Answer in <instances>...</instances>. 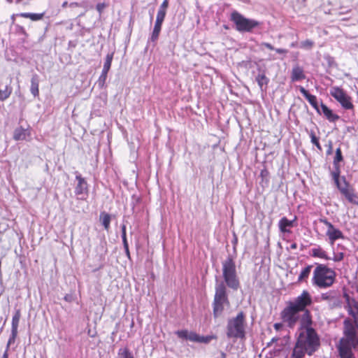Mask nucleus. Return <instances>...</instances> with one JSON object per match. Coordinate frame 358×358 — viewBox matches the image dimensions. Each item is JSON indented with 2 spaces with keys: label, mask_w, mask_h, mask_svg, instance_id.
<instances>
[{
  "label": "nucleus",
  "mask_w": 358,
  "mask_h": 358,
  "mask_svg": "<svg viewBox=\"0 0 358 358\" xmlns=\"http://www.w3.org/2000/svg\"><path fill=\"white\" fill-rule=\"evenodd\" d=\"M21 317V313L20 309H16L15 310L14 315L12 318V326L11 330L17 331L19 322Z\"/></svg>",
  "instance_id": "cd10ccee"
},
{
  "label": "nucleus",
  "mask_w": 358,
  "mask_h": 358,
  "mask_svg": "<svg viewBox=\"0 0 358 358\" xmlns=\"http://www.w3.org/2000/svg\"><path fill=\"white\" fill-rule=\"evenodd\" d=\"M314 45V42L310 39L301 41L299 47L306 50H310Z\"/></svg>",
  "instance_id": "c9c22d12"
},
{
  "label": "nucleus",
  "mask_w": 358,
  "mask_h": 358,
  "mask_svg": "<svg viewBox=\"0 0 358 358\" xmlns=\"http://www.w3.org/2000/svg\"><path fill=\"white\" fill-rule=\"evenodd\" d=\"M357 95H358V91H357Z\"/></svg>",
  "instance_id": "774afa93"
},
{
  "label": "nucleus",
  "mask_w": 358,
  "mask_h": 358,
  "mask_svg": "<svg viewBox=\"0 0 358 358\" xmlns=\"http://www.w3.org/2000/svg\"><path fill=\"white\" fill-rule=\"evenodd\" d=\"M22 1V0H15V1H16V3H20Z\"/></svg>",
  "instance_id": "0e129e2a"
},
{
  "label": "nucleus",
  "mask_w": 358,
  "mask_h": 358,
  "mask_svg": "<svg viewBox=\"0 0 358 358\" xmlns=\"http://www.w3.org/2000/svg\"><path fill=\"white\" fill-rule=\"evenodd\" d=\"M278 341V338H273L271 341V342H269L268 344H267V346L269 347L271 345V344L273 342H275V341Z\"/></svg>",
  "instance_id": "5fc2aeb1"
},
{
  "label": "nucleus",
  "mask_w": 358,
  "mask_h": 358,
  "mask_svg": "<svg viewBox=\"0 0 358 358\" xmlns=\"http://www.w3.org/2000/svg\"><path fill=\"white\" fill-rule=\"evenodd\" d=\"M17 336V331L11 330V334H10L8 341L7 343L6 349V350H7L8 352L10 345L15 342Z\"/></svg>",
  "instance_id": "58836bf2"
},
{
  "label": "nucleus",
  "mask_w": 358,
  "mask_h": 358,
  "mask_svg": "<svg viewBox=\"0 0 358 358\" xmlns=\"http://www.w3.org/2000/svg\"><path fill=\"white\" fill-rule=\"evenodd\" d=\"M300 92L303 95V96L308 100L310 104L316 110V111L321 114L320 107H319L317 101V97L315 95L310 94L308 90H306L303 87H299Z\"/></svg>",
  "instance_id": "9d476101"
},
{
  "label": "nucleus",
  "mask_w": 358,
  "mask_h": 358,
  "mask_svg": "<svg viewBox=\"0 0 358 358\" xmlns=\"http://www.w3.org/2000/svg\"><path fill=\"white\" fill-rule=\"evenodd\" d=\"M326 235L329 237L331 245H334L336 240L344 238L342 231L335 227L330 231H327Z\"/></svg>",
  "instance_id": "aec40b11"
},
{
  "label": "nucleus",
  "mask_w": 358,
  "mask_h": 358,
  "mask_svg": "<svg viewBox=\"0 0 358 358\" xmlns=\"http://www.w3.org/2000/svg\"><path fill=\"white\" fill-rule=\"evenodd\" d=\"M100 221L106 230H108L110 228V224L111 221V216L110 214L106 212H101L100 213Z\"/></svg>",
  "instance_id": "a878e982"
},
{
  "label": "nucleus",
  "mask_w": 358,
  "mask_h": 358,
  "mask_svg": "<svg viewBox=\"0 0 358 358\" xmlns=\"http://www.w3.org/2000/svg\"><path fill=\"white\" fill-rule=\"evenodd\" d=\"M311 255L314 257H320L324 259H330L327 256V252L322 250L320 246L314 248L311 250Z\"/></svg>",
  "instance_id": "393cba45"
},
{
  "label": "nucleus",
  "mask_w": 358,
  "mask_h": 358,
  "mask_svg": "<svg viewBox=\"0 0 358 358\" xmlns=\"http://www.w3.org/2000/svg\"><path fill=\"white\" fill-rule=\"evenodd\" d=\"M273 327L275 330L279 331L282 327V324L275 323L274 324Z\"/></svg>",
  "instance_id": "09e8293b"
},
{
  "label": "nucleus",
  "mask_w": 358,
  "mask_h": 358,
  "mask_svg": "<svg viewBox=\"0 0 358 358\" xmlns=\"http://www.w3.org/2000/svg\"><path fill=\"white\" fill-rule=\"evenodd\" d=\"M343 257H344L343 252H338V253L334 254L333 260L334 262H340V261L343 260Z\"/></svg>",
  "instance_id": "79ce46f5"
},
{
  "label": "nucleus",
  "mask_w": 358,
  "mask_h": 358,
  "mask_svg": "<svg viewBox=\"0 0 358 358\" xmlns=\"http://www.w3.org/2000/svg\"><path fill=\"white\" fill-rule=\"evenodd\" d=\"M312 324L313 320L306 313L302 319L301 327L298 329V336L289 358H303L306 354L311 356L318 350L320 340Z\"/></svg>",
  "instance_id": "f257e3e1"
},
{
  "label": "nucleus",
  "mask_w": 358,
  "mask_h": 358,
  "mask_svg": "<svg viewBox=\"0 0 358 358\" xmlns=\"http://www.w3.org/2000/svg\"><path fill=\"white\" fill-rule=\"evenodd\" d=\"M113 58V52L107 54L102 71H106V72L109 71L110 66H111Z\"/></svg>",
  "instance_id": "473e14b6"
},
{
  "label": "nucleus",
  "mask_w": 358,
  "mask_h": 358,
  "mask_svg": "<svg viewBox=\"0 0 358 358\" xmlns=\"http://www.w3.org/2000/svg\"><path fill=\"white\" fill-rule=\"evenodd\" d=\"M306 78L304 71L302 67L296 65L293 67L291 73V79L292 82L299 81Z\"/></svg>",
  "instance_id": "dca6fc26"
},
{
  "label": "nucleus",
  "mask_w": 358,
  "mask_h": 358,
  "mask_svg": "<svg viewBox=\"0 0 358 358\" xmlns=\"http://www.w3.org/2000/svg\"><path fill=\"white\" fill-rule=\"evenodd\" d=\"M67 6H68V2H67V1H64V2L62 3V8H66Z\"/></svg>",
  "instance_id": "13d9d810"
},
{
  "label": "nucleus",
  "mask_w": 358,
  "mask_h": 358,
  "mask_svg": "<svg viewBox=\"0 0 358 358\" xmlns=\"http://www.w3.org/2000/svg\"><path fill=\"white\" fill-rule=\"evenodd\" d=\"M168 6L169 0H164L159 6V8L157 11V17L164 19L166 14V10Z\"/></svg>",
  "instance_id": "2f4dec72"
},
{
  "label": "nucleus",
  "mask_w": 358,
  "mask_h": 358,
  "mask_svg": "<svg viewBox=\"0 0 358 358\" xmlns=\"http://www.w3.org/2000/svg\"><path fill=\"white\" fill-rule=\"evenodd\" d=\"M320 108V111L322 110V113L324 115V116L329 121L336 122L339 119V116L336 114H334L333 111L323 103H321Z\"/></svg>",
  "instance_id": "a211bd4d"
},
{
  "label": "nucleus",
  "mask_w": 358,
  "mask_h": 358,
  "mask_svg": "<svg viewBox=\"0 0 358 358\" xmlns=\"http://www.w3.org/2000/svg\"><path fill=\"white\" fill-rule=\"evenodd\" d=\"M291 248H292V249H295V248H296V243L292 244V245H291Z\"/></svg>",
  "instance_id": "680f3d73"
},
{
  "label": "nucleus",
  "mask_w": 358,
  "mask_h": 358,
  "mask_svg": "<svg viewBox=\"0 0 358 358\" xmlns=\"http://www.w3.org/2000/svg\"><path fill=\"white\" fill-rule=\"evenodd\" d=\"M121 231H122V237H127L126 226H125V224H122L121 226Z\"/></svg>",
  "instance_id": "de8ad7c7"
},
{
  "label": "nucleus",
  "mask_w": 358,
  "mask_h": 358,
  "mask_svg": "<svg viewBox=\"0 0 358 358\" xmlns=\"http://www.w3.org/2000/svg\"><path fill=\"white\" fill-rule=\"evenodd\" d=\"M330 94L340 103L344 109L352 110L354 108V105L351 101V97L349 96L343 89L338 87H332L330 90Z\"/></svg>",
  "instance_id": "0eeeda50"
},
{
  "label": "nucleus",
  "mask_w": 358,
  "mask_h": 358,
  "mask_svg": "<svg viewBox=\"0 0 358 358\" xmlns=\"http://www.w3.org/2000/svg\"><path fill=\"white\" fill-rule=\"evenodd\" d=\"M320 222L324 224L328 227L327 231H330L334 228V226L330 222H329L327 219H320Z\"/></svg>",
  "instance_id": "a19ab883"
},
{
  "label": "nucleus",
  "mask_w": 358,
  "mask_h": 358,
  "mask_svg": "<svg viewBox=\"0 0 358 358\" xmlns=\"http://www.w3.org/2000/svg\"><path fill=\"white\" fill-rule=\"evenodd\" d=\"M221 358H226V354L224 352L221 353Z\"/></svg>",
  "instance_id": "052dcab7"
},
{
  "label": "nucleus",
  "mask_w": 358,
  "mask_h": 358,
  "mask_svg": "<svg viewBox=\"0 0 358 358\" xmlns=\"http://www.w3.org/2000/svg\"><path fill=\"white\" fill-rule=\"evenodd\" d=\"M338 345L355 350L358 348V338L344 336L340 340Z\"/></svg>",
  "instance_id": "ddd939ff"
},
{
  "label": "nucleus",
  "mask_w": 358,
  "mask_h": 358,
  "mask_svg": "<svg viewBox=\"0 0 358 358\" xmlns=\"http://www.w3.org/2000/svg\"><path fill=\"white\" fill-rule=\"evenodd\" d=\"M247 326L246 317L243 312H240L234 317L228 320L226 335L228 338L243 339L245 337Z\"/></svg>",
  "instance_id": "39448f33"
},
{
  "label": "nucleus",
  "mask_w": 358,
  "mask_h": 358,
  "mask_svg": "<svg viewBox=\"0 0 358 358\" xmlns=\"http://www.w3.org/2000/svg\"><path fill=\"white\" fill-rule=\"evenodd\" d=\"M124 250H125V253H126V255L127 257L130 259L131 258V256H130V252H129V247L127 248H124Z\"/></svg>",
  "instance_id": "603ef678"
},
{
  "label": "nucleus",
  "mask_w": 358,
  "mask_h": 358,
  "mask_svg": "<svg viewBox=\"0 0 358 358\" xmlns=\"http://www.w3.org/2000/svg\"><path fill=\"white\" fill-rule=\"evenodd\" d=\"M256 81L257 82L259 86L261 89H262L264 85H267L268 83V79L264 74H259L256 78Z\"/></svg>",
  "instance_id": "f704fd0d"
},
{
  "label": "nucleus",
  "mask_w": 358,
  "mask_h": 358,
  "mask_svg": "<svg viewBox=\"0 0 358 358\" xmlns=\"http://www.w3.org/2000/svg\"><path fill=\"white\" fill-rule=\"evenodd\" d=\"M176 334L180 338L197 343L198 334L195 332L188 331L187 330H179L176 332Z\"/></svg>",
  "instance_id": "2eb2a0df"
},
{
  "label": "nucleus",
  "mask_w": 358,
  "mask_h": 358,
  "mask_svg": "<svg viewBox=\"0 0 358 358\" xmlns=\"http://www.w3.org/2000/svg\"><path fill=\"white\" fill-rule=\"evenodd\" d=\"M341 171L340 169H338L337 171H334L331 173L332 178L340 191V192L343 194V189H345L346 191H348L351 188H352L350 183L346 180V178L345 176L340 177Z\"/></svg>",
  "instance_id": "1a4fd4ad"
},
{
  "label": "nucleus",
  "mask_w": 358,
  "mask_h": 358,
  "mask_svg": "<svg viewBox=\"0 0 358 358\" xmlns=\"http://www.w3.org/2000/svg\"><path fill=\"white\" fill-rule=\"evenodd\" d=\"M336 272L324 264H317L312 278L313 285L320 288H329L336 281Z\"/></svg>",
  "instance_id": "20e7f679"
},
{
  "label": "nucleus",
  "mask_w": 358,
  "mask_h": 358,
  "mask_svg": "<svg viewBox=\"0 0 358 358\" xmlns=\"http://www.w3.org/2000/svg\"><path fill=\"white\" fill-rule=\"evenodd\" d=\"M343 160V157L341 152V149L340 148H338L336 150V155L334 159V166L335 170L337 171L338 169H340L339 165L338 164L339 162H342Z\"/></svg>",
  "instance_id": "7c9ffc66"
},
{
  "label": "nucleus",
  "mask_w": 358,
  "mask_h": 358,
  "mask_svg": "<svg viewBox=\"0 0 358 358\" xmlns=\"http://www.w3.org/2000/svg\"><path fill=\"white\" fill-rule=\"evenodd\" d=\"M261 46H264L271 50H274V49H275L274 47L271 44L266 43V42L262 43Z\"/></svg>",
  "instance_id": "a18cd8bd"
},
{
  "label": "nucleus",
  "mask_w": 358,
  "mask_h": 358,
  "mask_svg": "<svg viewBox=\"0 0 358 358\" xmlns=\"http://www.w3.org/2000/svg\"><path fill=\"white\" fill-rule=\"evenodd\" d=\"M108 73V72L102 71L101 74L99 76V80L97 81V83H98V85L99 86V87H101V88L103 87V86L106 83Z\"/></svg>",
  "instance_id": "e433bc0d"
},
{
  "label": "nucleus",
  "mask_w": 358,
  "mask_h": 358,
  "mask_svg": "<svg viewBox=\"0 0 358 358\" xmlns=\"http://www.w3.org/2000/svg\"><path fill=\"white\" fill-rule=\"evenodd\" d=\"M39 85V79L38 76L37 74H34L32 76L31 79V93L34 95V97L37 96L39 94L38 90Z\"/></svg>",
  "instance_id": "4be33fe9"
},
{
  "label": "nucleus",
  "mask_w": 358,
  "mask_h": 358,
  "mask_svg": "<svg viewBox=\"0 0 358 358\" xmlns=\"http://www.w3.org/2000/svg\"><path fill=\"white\" fill-rule=\"evenodd\" d=\"M12 19H13V20H14V19H15L14 15L12 16Z\"/></svg>",
  "instance_id": "338daca9"
},
{
  "label": "nucleus",
  "mask_w": 358,
  "mask_h": 358,
  "mask_svg": "<svg viewBox=\"0 0 358 358\" xmlns=\"http://www.w3.org/2000/svg\"><path fill=\"white\" fill-rule=\"evenodd\" d=\"M222 277L224 282H220L216 283L214 299L227 301L229 299L226 285L234 290H237L240 287V282L237 275L236 264L231 255H229L227 259L222 262Z\"/></svg>",
  "instance_id": "7ed1b4c3"
},
{
  "label": "nucleus",
  "mask_w": 358,
  "mask_h": 358,
  "mask_svg": "<svg viewBox=\"0 0 358 358\" xmlns=\"http://www.w3.org/2000/svg\"><path fill=\"white\" fill-rule=\"evenodd\" d=\"M124 248L129 247L127 237H122Z\"/></svg>",
  "instance_id": "3c124183"
},
{
  "label": "nucleus",
  "mask_w": 358,
  "mask_h": 358,
  "mask_svg": "<svg viewBox=\"0 0 358 358\" xmlns=\"http://www.w3.org/2000/svg\"><path fill=\"white\" fill-rule=\"evenodd\" d=\"M30 131L28 129L19 127L14 130L13 139L15 141H24L27 140V137L30 136Z\"/></svg>",
  "instance_id": "f3484780"
},
{
  "label": "nucleus",
  "mask_w": 358,
  "mask_h": 358,
  "mask_svg": "<svg viewBox=\"0 0 358 358\" xmlns=\"http://www.w3.org/2000/svg\"><path fill=\"white\" fill-rule=\"evenodd\" d=\"M106 6L105 3H99L96 5V8L97 11L101 14L103 12V9L106 8Z\"/></svg>",
  "instance_id": "37998d69"
},
{
  "label": "nucleus",
  "mask_w": 358,
  "mask_h": 358,
  "mask_svg": "<svg viewBox=\"0 0 358 358\" xmlns=\"http://www.w3.org/2000/svg\"><path fill=\"white\" fill-rule=\"evenodd\" d=\"M310 137L311 138V143L313 144H314L320 150H322V147L319 143V140L316 137V136L313 131L310 132Z\"/></svg>",
  "instance_id": "ea45409f"
},
{
  "label": "nucleus",
  "mask_w": 358,
  "mask_h": 358,
  "mask_svg": "<svg viewBox=\"0 0 358 358\" xmlns=\"http://www.w3.org/2000/svg\"><path fill=\"white\" fill-rule=\"evenodd\" d=\"M338 350L341 358H355L352 349L338 345Z\"/></svg>",
  "instance_id": "5701e85b"
},
{
  "label": "nucleus",
  "mask_w": 358,
  "mask_h": 358,
  "mask_svg": "<svg viewBox=\"0 0 358 358\" xmlns=\"http://www.w3.org/2000/svg\"><path fill=\"white\" fill-rule=\"evenodd\" d=\"M231 20L235 24L236 30L240 32H251L259 25L258 21L246 18L237 11L231 13Z\"/></svg>",
  "instance_id": "423d86ee"
},
{
  "label": "nucleus",
  "mask_w": 358,
  "mask_h": 358,
  "mask_svg": "<svg viewBox=\"0 0 358 358\" xmlns=\"http://www.w3.org/2000/svg\"><path fill=\"white\" fill-rule=\"evenodd\" d=\"M331 149H332V147H331V143H330V145H329V148L327 151V153L329 154L331 152Z\"/></svg>",
  "instance_id": "bf43d9fd"
},
{
  "label": "nucleus",
  "mask_w": 358,
  "mask_h": 358,
  "mask_svg": "<svg viewBox=\"0 0 358 358\" xmlns=\"http://www.w3.org/2000/svg\"><path fill=\"white\" fill-rule=\"evenodd\" d=\"M213 338H215V336H200L198 334V339L197 343H210Z\"/></svg>",
  "instance_id": "4c0bfd02"
},
{
  "label": "nucleus",
  "mask_w": 358,
  "mask_h": 358,
  "mask_svg": "<svg viewBox=\"0 0 358 358\" xmlns=\"http://www.w3.org/2000/svg\"><path fill=\"white\" fill-rule=\"evenodd\" d=\"M19 15L24 18H29L32 21H38L43 19L44 13H21Z\"/></svg>",
  "instance_id": "c85d7f7f"
},
{
  "label": "nucleus",
  "mask_w": 358,
  "mask_h": 358,
  "mask_svg": "<svg viewBox=\"0 0 358 358\" xmlns=\"http://www.w3.org/2000/svg\"><path fill=\"white\" fill-rule=\"evenodd\" d=\"M339 293L336 290H329L321 294V300L331 301L338 298Z\"/></svg>",
  "instance_id": "b1692460"
},
{
  "label": "nucleus",
  "mask_w": 358,
  "mask_h": 358,
  "mask_svg": "<svg viewBox=\"0 0 358 358\" xmlns=\"http://www.w3.org/2000/svg\"><path fill=\"white\" fill-rule=\"evenodd\" d=\"M274 50L279 54L286 55L288 52L287 50L283 48H275Z\"/></svg>",
  "instance_id": "49530a36"
},
{
  "label": "nucleus",
  "mask_w": 358,
  "mask_h": 358,
  "mask_svg": "<svg viewBox=\"0 0 358 358\" xmlns=\"http://www.w3.org/2000/svg\"><path fill=\"white\" fill-rule=\"evenodd\" d=\"M229 300L221 301L220 299H214L213 303V316L217 318L220 317L224 310V306L229 305Z\"/></svg>",
  "instance_id": "9b49d317"
},
{
  "label": "nucleus",
  "mask_w": 358,
  "mask_h": 358,
  "mask_svg": "<svg viewBox=\"0 0 358 358\" xmlns=\"http://www.w3.org/2000/svg\"><path fill=\"white\" fill-rule=\"evenodd\" d=\"M116 358H134L128 347L121 348L117 351Z\"/></svg>",
  "instance_id": "bb28decb"
},
{
  "label": "nucleus",
  "mask_w": 358,
  "mask_h": 358,
  "mask_svg": "<svg viewBox=\"0 0 358 358\" xmlns=\"http://www.w3.org/2000/svg\"><path fill=\"white\" fill-rule=\"evenodd\" d=\"M295 220L296 217L294 220H289L286 217L281 218L278 222L280 231L282 233H290L291 231L289 229L294 227Z\"/></svg>",
  "instance_id": "4468645a"
},
{
  "label": "nucleus",
  "mask_w": 358,
  "mask_h": 358,
  "mask_svg": "<svg viewBox=\"0 0 358 358\" xmlns=\"http://www.w3.org/2000/svg\"><path fill=\"white\" fill-rule=\"evenodd\" d=\"M312 303L310 293L303 290L299 296L286 303V306L280 313L282 322L290 329H293L299 322V327H301L302 319L306 313L312 319L310 311L307 309Z\"/></svg>",
  "instance_id": "f03ea898"
},
{
  "label": "nucleus",
  "mask_w": 358,
  "mask_h": 358,
  "mask_svg": "<svg viewBox=\"0 0 358 358\" xmlns=\"http://www.w3.org/2000/svg\"><path fill=\"white\" fill-rule=\"evenodd\" d=\"M76 180L78 183L75 187V194L79 199H85V196L88 195L89 189L87 181L82 177L81 174L76 171Z\"/></svg>",
  "instance_id": "6e6552de"
},
{
  "label": "nucleus",
  "mask_w": 358,
  "mask_h": 358,
  "mask_svg": "<svg viewBox=\"0 0 358 358\" xmlns=\"http://www.w3.org/2000/svg\"><path fill=\"white\" fill-rule=\"evenodd\" d=\"M64 299L66 301L71 303L73 301L74 299H73V296L72 294H67L64 296Z\"/></svg>",
  "instance_id": "c03bdc74"
},
{
  "label": "nucleus",
  "mask_w": 358,
  "mask_h": 358,
  "mask_svg": "<svg viewBox=\"0 0 358 358\" xmlns=\"http://www.w3.org/2000/svg\"><path fill=\"white\" fill-rule=\"evenodd\" d=\"M344 336L349 337H357V331L353 324L348 320L344 321Z\"/></svg>",
  "instance_id": "6ab92c4d"
},
{
  "label": "nucleus",
  "mask_w": 358,
  "mask_h": 358,
  "mask_svg": "<svg viewBox=\"0 0 358 358\" xmlns=\"http://www.w3.org/2000/svg\"><path fill=\"white\" fill-rule=\"evenodd\" d=\"M12 92V88L8 86H5L3 90L0 89V100L4 101L9 97Z\"/></svg>",
  "instance_id": "72a5a7b5"
},
{
  "label": "nucleus",
  "mask_w": 358,
  "mask_h": 358,
  "mask_svg": "<svg viewBox=\"0 0 358 358\" xmlns=\"http://www.w3.org/2000/svg\"><path fill=\"white\" fill-rule=\"evenodd\" d=\"M1 358H8V353L7 350H5L4 353L3 354Z\"/></svg>",
  "instance_id": "6e6d98bb"
},
{
  "label": "nucleus",
  "mask_w": 358,
  "mask_h": 358,
  "mask_svg": "<svg viewBox=\"0 0 358 358\" xmlns=\"http://www.w3.org/2000/svg\"><path fill=\"white\" fill-rule=\"evenodd\" d=\"M87 334H88V335H89L90 337H92V338H93V337H94V336H95V334H93V333L92 332V330H91V329H89V330H88Z\"/></svg>",
  "instance_id": "4d7b16f0"
},
{
  "label": "nucleus",
  "mask_w": 358,
  "mask_h": 358,
  "mask_svg": "<svg viewBox=\"0 0 358 358\" xmlns=\"http://www.w3.org/2000/svg\"><path fill=\"white\" fill-rule=\"evenodd\" d=\"M69 6L72 7V8H73V7H80V6H82V5H81V3H78V2H72V3H71L69 4Z\"/></svg>",
  "instance_id": "8fccbe9b"
},
{
  "label": "nucleus",
  "mask_w": 358,
  "mask_h": 358,
  "mask_svg": "<svg viewBox=\"0 0 358 358\" xmlns=\"http://www.w3.org/2000/svg\"><path fill=\"white\" fill-rule=\"evenodd\" d=\"M343 195L350 203L355 205H358V196L355 193L353 188H351L348 191L343 189Z\"/></svg>",
  "instance_id": "412c9836"
},
{
  "label": "nucleus",
  "mask_w": 358,
  "mask_h": 358,
  "mask_svg": "<svg viewBox=\"0 0 358 358\" xmlns=\"http://www.w3.org/2000/svg\"><path fill=\"white\" fill-rule=\"evenodd\" d=\"M9 3H12L13 0H7Z\"/></svg>",
  "instance_id": "69168bd1"
},
{
  "label": "nucleus",
  "mask_w": 358,
  "mask_h": 358,
  "mask_svg": "<svg viewBox=\"0 0 358 358\" xmlns=\"http://www.w3.org/2000/svg\"><path fill=\"white\" fill-rule=\"evenodd\" d=\"M164 20V19H163V18H160L159 17H156V21H155V24L154 26V29H153V31H152L151 36L149 38L150 41L155 43L158 40Z\"/></svg>",
  "instance_id": "f8f14e48"
},
{
  "label": "nucleus",
  "mask_w": 358,
  "mask_h": 358,
  "mask_svg": "<svg viewBox=\"0 0 358 358\" xmlns=\"http://www.w3.org/2000/svg\"><path fill=\"white\" fill-rule=\"evenodd\" d=\"M260 175L264 178L268 175V171L266 169L262 170Z\"/></svg>",
  "instance_id": "864d4df0"
},
{
  "label": "nucleus",
  "mask_w": 358,
  "mask_h": 358,
  "mask_svg": "<svg viewBox=\"0 0 358 358\" xmlns=\"http://www.w3.org/2000/svg\"><path fill=\"white\" fill-rule=\"evenodd\" d=\"M295 46H296V43H292L291 44V47L294 48Z\"/></svg>",
  "instance_id": "e2e57ef3"
},
{
  "label": "nucleus",
  "mask_w": 358,
  "mask_h": 358,
  "mask_svg": "<svg viewBox=\"0 0 358 358\" xmlns=\"http://www.w3.org/2000/svg\"><path fill=\"white\" fill-rule=\"evenodd\" d=\"M312 268H313L312 265H308L301 271V272L299 274V278H298V282L306 281V280L308 279V278Z\"/></svg>",
  "instance_id": "c756f323"
}]
</instances>
